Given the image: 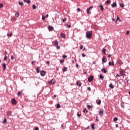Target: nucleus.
I'll return each instance as SVG.
<instances>
[{"mask_svg": "<svg viewBox=\"0 0 130 130\" xmlns=\"http://www.w3.org/2000/svg\"><path fill=\"white\" fill-rule=\"evenodd\" d=\"M86 38H88V39H91V38H92V31H87L86 32Z\"/></svg>", "mask_w": 130, "mask_h": 130, "instance_id": "1", "label": "nucleus"}, {"mask_svg": "<svg viewBox=\"0 0 130 130\" xmlns=\"http://www.w3.org/2000/svg\"><path fill=\"white\" fill-rule=\"evenodd\" d=\"M53 43H54V46L56 47L57 49H59L60 48V46H58V41L55 40L53 41Z\"/></svg>", "mask_w": 130, "mask_h": 130, "instance_id": "2", "label": "nucleus"}, {"mask_svg": "<svg viewBox=\"0 0 130 130\" xmlns=\"http://www.w3.org/2000/svg\"><path fill=\"white\" fill-rule=\"evenodd\" d=\"M92 9H93V6H90L89 8H88L87 9L86 11H87V14H91V12L90 11L92 10Z\"/></svg>", "mask_w": 130, "mask_h": 130, "instance_id": "3", "label": "nucleus"}, {"mask_svg": "<svg viewBox=\"0 0 130 130\" xmlns=\"http://www.w3.org/2000/svg\"><path fill=\"white\" fill-rule=\"evenodd\" d=\"M94 80V76L91 75L88 78V81L89 82H92Z\"/></svg>", "mask_w": 130, "mask_h": 130, "instance_id": "4", "label": "nucleus"}, {"mask_svg": "<svg viewBox=\"0 0 130 130\" xmlns=\"http://www.w3.org/2000/svg\"><path fill=\"white\" fill-rule=\"evenodd\" d=\"M46 74V72H45V71H42L41 72V76H42V77H44Z\"/></svg>", "mask_w": 130, "mask_h": 130, "instance_id": "5", "label": "nucleus"}, {"mask_svg": "<svg viewBox=\"0 0 130 130\" xmlns=\"http://www.w3.org/2000/svg\"><path fill=\"white\" fill-rule=\"evenodd\" d=\"M49 84H55V79H52L51 81H49Z\"/></svg>", "mask_w": 130, "mask_h": 130, "instance_id": "6", "label": "nucleus"}, {"mask_svg": "<svg viewBox=\"0 0 130 130\" xmlns=\"http://www.w3.org/2000/svg\"><path fill=\"white\" fill-rule=\"evenodd\" d=\"M103 113H104V111H103V110H100L99 111V115L101 116Z\"/></svg>", "mask_w": 130, "mask_h": 130, "instance_id": "7", "label": "nucleus"}, {"mask_svg": "<svg viewBox=\"0 0 130 130\" xmlns=\"http://www.w3.org/2000/svg\"><path fill=\"white\" fill-rule=\"evenodd\" d=\"M112 8H116L117 7L116 3L114 2L111 5Z\"/></svg>", "mask_w": 130, "mask_h": 130, "instance_id": "8", "label": "nucleus"}, {"mask_svg": "<svg viewBox=\"0 0 130 130\" xmlns=\"http://www.w3.org/2000/svg\"><path fill=\"white\" fill-rule=\"evenodd\" d=\"M60 37L61 38H63L64 39V38H66V35L63 33H61L60 34Z\"/></svg>", "mask_w": 130, "mask_h": 130, "instance_id": "9", "label": "nucleus"}, {"mask_svg": "<svg viewBox=\"0 0 130 130\" xmlns=\"http://www.w3.org/2000/svg\"><path fill=\"white\" fill-rule=\"evenodd\" d=\"M12 104H17V101H16V100L15 99H13L12 100Z\"/></svg>", "mask_w": 130, "mask_h": 130, "instance_id": "10", "label": "nucleus"}, {"mask_svg": "<svg viewBox=\"0 0 130 130\" xmlns=\"http://www.w3.org/2000/svg\"><path fill=\"white\" fill-rule=\"evenodd\" d=\"M109 87V88H110V89H113L114 88V86H113V84H112V83L110 84Z\"/></svg>", "mask_w": 130, "mask_h": 130, "instance_id": "11", "label": "nucleus"}, {"mask_svg": "<svg viewBox=\"0 0 130 130\" xmlns=\"http://www.w3.org/2000/svg\"><path fill=\"white\" fill-rule=\"evenodd\" d=\"M3 70L4 71H6V69L7 68V65L6 64V63H4L3 64Z\"/></svg>", "mask_w": 130, "mask_h": 130, "instance_id": "12", "label": "nucleus"}, {"mask_svg": "<svg viewBox=\"0 0 130 130\" xmlns=\"http://www.w3.org/2000/svg\"><path fill=\"white\" fill-rule=\"evenodd\" d=\"M48 28L49 30H50L51 31H52V30H53V27H52V26L49 25Z\"/></svg>", "mask_w": 130, "mask_h": 130, "instance_id": "13", "label": "nucleus"}, {"mask_svg": "<svg viewBox=\"0 0 130 130\" xmlns=\"http://www.w3.org/2000/svg\"><path fill=\"white\" fill-rule=\"evenodd\" d=\"M102 51H103V53H104V54H105V55H106V51H107L106 49H105L104 48H103Z\"/></svg>", "mask_w": 130, "mask_h": 130, "instance_id": "14", "label": "nucleus"}, {"mask_svg": "<svg viewBox=\"0 0 130 130\" xmlns=\"http://www.w3.org/2000/svg\"><path fill=\"white\" fill-rule=\"evenodd\" d=\"M109 66H114V62H109Z\"/></svg>", "mask_w": 130, "mask_h": 130, "instance_id": "15", "label": "nucleus"}, {"mask_svg": "<svg viewBox=\"0 0 130 130\" xmlns=\"http://www.w3.org/2000/svg\"><path fill=\"white\" fill-rule=\"evenodd\" d=\"M100 8H101V11H102V12H103V11L104 10V7H103V6L100 5Z\"/></svg>", "mask_w": 130, "mask_h": 130, "instance_id": "16", "label": "nucleus"}, {"mask_svg": "<svg viewBox=\"0 0 130 130\" xmlns=\"http://www.w3.org/2000/svg\"><path fill=\"white\" fill-rule=\"evenodd\" d=\"M102 72L104 74H106V73L107 72V70H106L105 69H103L102 70Z\"/></svg>", "mask_w": 130, "mask_h": 130, "instance_id": "17", "label": "nucleus"}, {"mask_svg": "<svg viewBox=\"0 0 130 130\" xmlns=\"http://www.w3.org/2000/svg\"><path fill=\"white\" fill-rule=\"evenodd\" d=\"M13 36V33L11 32L10 34H7V36L8 37H12V36Z\"/></svg>", "mask_w": 130, "mask_h": 130, "instance_id": "18", "label": "nucleus"}, {"mask_svg": "<svg viewBox=\"0 0 130 130\" xmlns=\"http://www.w3.org/2000/svg\"><path fill=\"white\" fill-rule=\"evenodd\" d=\"M76 84L77 86H79V87H81V86H82V83H79V81H77Z\"/></svg>", "mask_w": 130, "mask_h": 130, "instance_id": "19", "label": "nucleus"}, {"mask_svg": "<svg viewBox=\"0 0 130 130\" xmlns=\"http://www.w3.org/2000/svg\"><path fill=\"white\" fill-rule=\"evenodd\" d=\"M7 115H11V114H12V112L10 111H8L7 112Z\"/></svg>", "mask_w": 130, "mask_h": 130, "instance_id": "20", "label": "nucleus"}, {"mask_svg": "<svg viewBox=\"0 0 130 130\" xmlns=\"http://www.w3.org/2000/svg\"><path fill=\"white\" fill-rule=\"evenodd\" d=\"M16 17H17L18 18V17H19V16H20V14L19 13V11H17L16 14H15Z\"/></svg>", "mask_w": 130, "mask_h": 130, "instance_id": "21", "label": "nucleus"}, {"mask_svg": "<svg viewBox=\"0 0 130 130\" xmlns=\"http://www.w3.org/2000/svg\"><path fill=\"white\" fill-rule=\"evenodd\" d=\"M100 79H101V80H103L104 79V77L101 74L100 75Z\"/></svg>", "mask_w": 130, "mask_h": 130, "instance_id": "22", "label": "nucleus"}, {"mask_svg": "<svg viewBox=\"0 0 130 130\" xmlns=\"http://www.w3.org/2000/svg\"><path fill=\"white\" fill-rule=\"evenodd\" d=\"M102 61L103 62H106V60H105V56H104L102 58Z\"/></svg>", "mask_w": 130, "mask_h": 130, "instance_id": "23", "label": "nucleus"}, {"mask_svg": "<svg viewBox=\"0 0 130 130\" xmlns=\"http://www.w3.org/2000/svg\"><path fill=\"white\" fill-rule=\"evenodd\" d=\"M67 71H68V68L67 67H64L62 70V72H67Z\"/></svg>", "mask_w": 130, "mask_h": 130, "instance_id": "24", "label": "nucleus"}, {"mask_svg": "<svg viewBox=\"0 0 130 130\" xmlns=\"http://www.w3.org/2000/svg\"><path fill=\"white\" fill-rule=\"evenodd\" d=\"M39 67H38L37 69V73L38 74H39V73H40V70H39Z\"/></svg>", "mask_w": 130, "mask_h": 130, "instance_id": "25", "label": "nucleus"}, {"mask_svg": "<svg viewBox=\"0 0 130 130\" xmlns=\"http://www.w3.org/2000/svg\"><path fill=\"white\" fill-rule=\"evenodd\" d=\"M121 106L122 108H124V103H121Z\"/></svg>", "mask_w": 130, "mask_h": 130, "instance_id": "26", "label": "nucleus"}, {"mask_svg": "<svg viewBox=\"0 0 130 130\" xmlns=\"http://www.w3.org/2000/svg\"><path fill=\"white\" fill-rule=\"evenodd\" d=\"M87 108H88V109H91V108H92V107L90 106V105H87Z\"/></svg>", "mask_w": 130, "mask_h": 130, "instance_id": "27", "label": "nucleus"}, {"mask_svg": "<svg viewBox=\"0 0 130 130\" xmlns=\"http://www.w3.org/2000/svg\"><path fill=\"white\" fill-rule=\"evenodd\" d=\"M117 120H118V118L117 117H115L114 118V121L116 122Z\"/></svg>", "mask_w": 130, "mask_h": 130, "instance_id": "28", "label": "nucleus"}, {"mask_svg": "<svg viewBox=\"0 0 130 130\" xmlns=\"http://www.w3.org/2000/svg\"><path fill=\"white\" fill-rule=\"evenodd\" d=\"M32 9L33 10H36V5H32Z\"/></svg>", "mask_w": 130, "mask_h": 130, "instance_id": "29", "label": "nucleus"}, {"mask_svg": "<svg viewBox=\"0 0 130 130\" xmlns=\"http://www.w3.org/2000/svg\"><path fill=\"white\" fill-rule=\"evenodd\" d=\"M96 104L100 105V104H101V100H100L98 102H96Z\"/></svg>", "mask_w": 130, "mask_h": 130, "instance_id": "30", "label": "nucleus"}, {"mask_svg": "<svg viewBox=\"0 0 130 130\" xmlns=\"http://www.w3.org/2000/svg\"><path fill=\"white\" fill-rule=\"evenodd\" d=\"M106 4H110V3H111V1H110V0H107L106 2Z\"/></svg>", "mask_w": 130, "mask_h": 130, "instance_id": "31", "label": "nucleus"}, {"mask_svg": "<svg viewBox=\"0 0 130 130\" xmlns=\"http://www.w3.org/2000/svg\"><path fill=\"white\" fill-rule=\"evenodd\" d=\"M62 21L63 22V23H64L65 22L67 21V18H64L63 19H62Z\"/></svg>", "mask_w": 130, "mask_h": 130, "instance_id": "32", "label": "nucleus"}, {"mask_svg": "<svg viewBox=\"0 0 130 130\" xmlns=\"http://www.w3.org/2000/svg\"><path fill=\"white\" fill-rule=\"evenodd\" d=\"M60 107V105L59 104H57L56 108H59Z\"/></svg>", "mask_w": 130, "mask_h": 130, "instance_id": "33", "label": "nucleus"}, {"mask_svg": "<svg viewBox=\"0 0 130 130\" xmlns=\"http://www.w3.org/2000/svg\"><path fill=\"white\" fill-rule=\"evenodd\" d=\"M94 124H92L91 125V128H92V129H95V127H94Z\"/></svg>", "mask_w": 130, "mask_h": 130, "instance_id": "34", "label": "nucleus"}, {"mask_svg": "<svg viewBox=\"0 0 130 130\" xmlns=\"http://www.w3.org/2000/svg\"><path fill=\"white\" fill-rule=\"evenodd\" d=\"M21 94H22V92L18 91V96H20Z\"/></svg>", "mask_w": 130, "mask_h": 130, "instance_id": "35", "label": "nucleus"}, {"mask_svg": "<svg viewBox=\"0 0 130 130\" xmlns=\"http://www.w3.org/2000/svg\"><path fill=\"white\" fill-rule=\"evenodd\" d=\"M120 7H121V8H124V5H123V4H120Z\"/></svg>", "mask_w": 130, "mask_h": 130, "instance_id": "36", "label": "nucleus"}, {"mask_svg": "<svg viewBox=\"0 0 130 130\" xmlns=\"http://www.w3.org/2000/svg\"><path fill=\"white\" fill-rule=\"evenodd\" d=\"M4 7V5L2 3L0 4V9L2 8H3Z\"/></svg>", "mask_w": 130, "mask_h": 130, "instance_id": "37", "label": "nucleus"}, {"mask_svg": "<svg viewBox=\"0 0 130 130\" xmlns=\"http://www.w3.org/2000/svg\"><path fill=\"white\" fill-rule=\"evenodd\" d=\"M19 5H20V6H23V2H19Z\"/></svg>", "mask_w": 130, "mask_h": 130, "instance_id": "38", "label": "nucleus"}, {"mask_svg": "<svg viewBox=\"0 0 130 130\" xmlns=\"http://www.w3.org/2000/svg\"><path fill=\"white\" fill-rule=\"evenodd\" d=\"M83 112L84 113H85V112H88V110H87V109H84V110H83Z\"/></svg>", "mask_w": 130, "mask_h": 130, "instance_id": "39", "label": "nucleus"}, {"mask_svg": "<svg viewBox=\"0 0 130 130\" xmlns=\"http://www.w3.org/2000/svg\"><path fill=\"white\" fill-rule=\"evenodd\" d=\"M62 57H63V58H67L68 57V56L65 55H63L62 56Z\"/></svg>", "mask_w": 130, "mask_h": 130, "instance_id": "40", "label": "nucleus"}, {"mask_svg": "<svg viewBox=\"0 0 130 130\" xmlns=\"http://www.w3.org/2000/svg\"><path fill=\"white\" fill-rule=\"evenodd\" d=\"M6 122H7V119H4V121H3V123H6Z\"/></svg>", "mask_w": 130, "mask_h": 130, "instance_id": "41", "label": "nucleus"}, {"mask_svg": "<svg viewBox=\"0 0 130 130\" xmlns=\"http://www.w3.org/2000/svg\"><path fill=\"white\" fill-rule=\"evenodd\" d=\"M8 58V57L7 56H5L4 57V60H7V59Z\"/></svg>", "mask_w": 130, "mask_h": 130, "instance_id": "42", "label": "nucleus"}, {"mask_svg": "<svg viewBox=\"0 0 130 130\" xmlns=\"http://www.w3.org/2000/svg\"><path fill=\"white\" fill-rule=\"evenodd\" d=\"M27 4H31V1L30 0H27Z\"/></svg>", "mask_w": 130, "mask_h": 130, "instance_id": "43", "label": "nucleus"}, {"mask_svg": "<svg viewBox=\"0 0 130 130\" xmlns=\"http://www.w3.org/2000/svg\"><path fill=\"white\" fill-rule=\"evenodd\" d=\"M83 47H84V46H83V45H80V49H83Z\"/></svg>", "mask_w": 130, "mask_h": 130, "instance_id": "44", "label": "nucleus"}, {"mask_svg": "<svg viewBox=\"0 0 130 130\" xmlns=\"http://www.w3.org/2000/svg\"><path fill=\"white\" fill-rule=\"evenodd\" d=\"M82 56H83V57H85V56H86V55L84 53L82 54Z\"/></svg>", "mask_w": 130, "mask_h": 130, "instance_id": "45", "label": "nucleus"}, {"mask_svg": "<svg viewBox=\"0 0 130 130\" xmlns=\"http://www.w3.org/2000/svg\"><path fill=\"white\" fill-rule=\"evenodd\" d=\"M81 114L77 113V116H78V117H81Z\"/></svg>", "mask_w": 130, "mask_h": 130, "instance_id": "46", "label": "nucleus"}, {"mask_svg": "<svg viewBox=\"0 0 130 130\" xmlns=\"http://www.w3.org/2000/svg\"><path fill=\"white\" fill-rule=\"evenodd\" d=\"M42 20H45V16H42Z\"/></svg>", "mask_w": 130, "mask_h": 130, "instance_id": "47", "label": "nucleus"}, {"mask_svg": "<svg viewBox=\"0 0 130 130\" xmlns=\"http://www.w3.org/2000/svg\"><path fill=\"white\" fill-rule=\"evenodd\" d=\"M87 90H88V91H91V88L90 87H88L87 88Z\"/></svg>", "mask_w": 130, "mask_h": 130, "instance_id": "48", "label": "nucleus"}, {"mask_svg": "<svg viewBox=\"0 0 130 130\" xmlns=\"http://www.w3.org/2000/svg\"><path fill=\"white\" fill-rule=\"evenodd\" d=\"M35 130H39V128L38 127H36Z\"/></svg>", "mask_w": 130, "mask_h": 130, "instance_id": "49", "label": "nucleus"}, {"mask_svg": "<svg viewBox=\"0 0 130 130\" xmlns=\"http://www.w3.org/2000/svg\"><path fill=\"white\" fill-rule=\"evenodd\" d=\"M116 20H117L116 21V22H117V21H118V20H119V17H117Z\"/></svg>", "mask_w": 130, "mask_h": 130, "instance_id": "50", "label": "nucleus"}, {"mask_svg": "<svg viewBox=\"0 0 130 130\" xmlns=\"http://www.w3.org/2000/svg\"><path fill=\"white\" fill-rule=\"evenodd\" d=\"M78 12H81V9L80 8L77 9Z\"/></svg>", "mask_w": 130, "mask_h": 130, "instance_id": "51", "label": "nucleus"}, {"mask_svg": "<svg viewBox=\"0 0 130 130\" xmlns=\"http://www.w3.org/2000/svg\"><path fill=\"white\" fill-rule=\"evenodd\" d=\"M63 61H64V60H61L60 61V63H62V62H63Z\"/></svg>", "mask_w": 130, "mask_h": 130, "instance_id": "52", "label": "nucleus"}, {"mask_svg": "<svg viewBox=\"0 0 130 130\" xmlns=\"http://www.w3.org/2000/svg\"><path fill=\"white\" fill-rule=\"evenodd\" d=\"M126 34H127V35H128V34H129V31L127 30L126 31Z\"/></svg>", "mask_w": 130, "mask_h": 130, "instance_id": "53", "label": "nucleus"}, {"mask_svg": "<svg viewBox=\"0 0 130 130\" xmlns=\"http://www.w3.org/2000/svg\"><path fill=\"white\" fill-rule=\"evenodd\" d=\"M11 59L13 60V59H14V56H13V55H12V56H11Z\"/></svg>", "mask_w": 130, "mask_h": 130, "instance_id": "54", "label": "nucleus"}, {"mask_svg": "<svg viewBox=\"0 0 130 130\" xmlns=\"http://www.w3.org/2000/svg\"><path fill=\"white\" fill-rule=\"evenodd\" d=\"M76 68H79V64L77 63L76 64Z\"/></svg>", "mask_w": 130, "mask_h": 130, "instance_id": "55", "label": "nucleus"}, {"mask_svg": "<svg viewBox=\"0 0 130 130\" xmlns=\"http://www.w3.org/2000/svg\"><path fill=\"white\" fill-rule=\"evenodd\" d=\"M28 0H23V2H24V3H27V1Z\"/></svg>", "mask_w": 130, "mask_h": 130, "instance_id": "56", "label": "nucleus"}, {"mask_svg": "<svg viewBox=\"0 0 130 130\" xmlns=\"http://www.w3.org/2000/svg\"><path fill=\"white\" fill-rule=\"evenodd\" d=\"M67 27H68V28H70V27H71V25H67Z\"/></svg>", "mask_w": 130, "mask_h": 130, "instance_id": "57", "label": "nucleus"}, {"mask_svg": "<svg viewBox=\"0 0 130 130\" xmlns=\"http://www.w3.org/2000/svg\"><path fill=\"white\" fill-rule=\"evenodd\" d=\"M47 64L49 65V61H47Z\"/></svg>", "mask_w": 130, "mask_h": 130, "instance_id": "58", "label": "nucleus"}, {"mask_svg": "<svg viewBox=\"0 0 130 130\" xmlns=\"http://www.w3.org/2000/svg\"><path fill=\"white\" fill-rule=\"evenodd\" d=\"M34 62H35L34 61L31 62V64H34Z\"/></svg>", "mask_w": 130, "mask_h": 130, "instance_id": "59", "label": "nucleus"}, {"mask_svg": "<svg viewBox=\"0 0 130 130\" xmlns=\"http://www.w3.org/2000/svg\"><path fill=\"white\" fill-rule=\"evenodd\" d=\"M110 56H111V55H110V54H109V55H108V57H110Z\"/></svg>", "mask_w": 130, "mask_h": 130, "instance_id": "60", "label": "nucleus"}, {"mask_svg": "<svg viewBox=\"0 0 130 130\" xmlns=\"http://www.w3.org/2000/svg\"><path fill=\"white\" fill-rule=\"evenodd\" d=\"M116 77H119V74H117Z\"/></svg>", "mask_w": 130, "mask_h": 130, "instance_id": "61", "label": "nucleus"}, {"mask_svg": "<svg viewBox=\"0 0 130 130\" xmlns=\"http://www.w3.org/2000/svg\"><path fill=\"white\" fill-rule=\"evenodd\" d=\"M5 54H8V52L5 51Z\"/></svg>", "mask_w": 130, "mask_h": 130, "instance_id": "62", "label": "nucleus"}, {"mask_svg": "<svg viewBox=\"0 0 130 130\" xmlns=\"http://www.w3.org/2000/svg\"><path fill=\"white\" fill-rule=\"evenodd\" d=\"M116 127H118V124H116Z\"/></svg>", "mask_w": 130, "mask_h": 130, "instance_id": "63", "label": "nucleus"}, {"mask_svg": "<svg viewBox=\"0 0 130 130\" xmlns=\"http://www.w3.org/2000/svg\"><path fill=\"white\" fill-rule=\"evenodd\" d=\"M54 98H56V95L54 94Z\"/></svg>", "mask_w": 130, "mask_h": 130, "instance_id": "64", "label": "nucleus"}]
</instances>
